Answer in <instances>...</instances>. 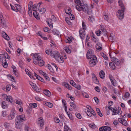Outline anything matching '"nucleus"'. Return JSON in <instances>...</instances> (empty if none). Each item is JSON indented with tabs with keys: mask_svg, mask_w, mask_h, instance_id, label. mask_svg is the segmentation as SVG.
<instances>
[{
	"mask_svg": "<svg viewBox=\"0 0 131 131\" xmlns=\"http://www.w3.org/2000/svg\"><path fill=\"white\" fill-rule=\"evenodd\" d=\"M76 8L79 11L83 10L84 12L90 15L92 13L91 9L89 8L87 5H82L81 7L79 5H76Z\"/></svg>",
	"mask_w": 131,
	"mask_h": 131,
	"instance_id": "nucleus-1",
	"label": "nucleus"
},
{
	"mask_svg": "<svg viewBox=\"0 0 131 131\" xmlns=\"http://www.w3.org/2000/svg\"><path fill=\"white\" fill-rule=\"evenodd\" d=\"M31 56H33L32 59L33 62L35 64H36L38 62V61L42 59L39 53H35L34 54L32 53Z\"/></svg>",
	"mask_w": 131,
	"mask_h": 131,
	"instance_id": "nucleus-2",
	"label": "nucleus"
},
{
	"mask_svg": "<svg viewBox=\"0 0 131 131\" xmlns=\"http://www.w3.org/2000/svg\"><path fill=\"white\" fill-rule=\"evenodd\" d=\"M125 9H122L119 10L117 13V15L119 19H122L123 18L124 15Z\"/></svg>",
	"mask_w": 131,
	"mask_h": 131,
	"instance_id": "nucleus-3",
	"label": "nucleus"
},
{
	"mask_svg": "<svg viewBox=\"0 0 131 131\" xmlns=\"http://www.w3.org/2000/svg\"><path fill=\"white\" fill-rule=\"evenodd\" d=\"M54 56L53 57H54L56 60L59 62L60 63H62L63 62V60L62 58L59 54V53L57 51H56V53L54 54Z\"/></svg>",
	"mask_w": 131,
	"mask_h": 131,
	"instance_id": "nucleus-4",
	"label": "nucleus"
},
{
	"mask_svg": "<svg viewBox=\"0 0 131 131\" xmlns=\"http://www.w3.org/2000/svg\"><path fill=\"white\" fill-rule=\"evenodd\" d=\"M0 25L4 28L7 27L5 21L2 15H0Z\"/></svg>",
	"mask_w": 131,
	"mask_h": 131,
	"instance_id": "nucleus-5",
	"label": "nucleus"
},
{
	"mask_svg": "<svg viewBox=\"0 0 131 131\" xmlns=\"http://www.w3.org/2000/svg\"><path fill=\"white\" fill-rule=\"evenodd\" d=\"M90 59L89 62V65L91 67L95 65L97 62V58L96 56L89 58Z\"/></svg>",
	"mask_w": 131,
	"mask_h": 131,
	"instance_id": "nucleus-6",
	"label": "nucleus"
},
{
	"mask_svg": "<svg viewBox=\"0 0 131 131\" xmlns=\"http://www.w3.org/2000/svg\"><path fill=\"white\" fill-rule=\"evenodd\" d=\"M86 56L87 58L88 59L95 56L94 55L93 50L92 49H90L88 50Z\"/></svg>",
	"mask_w": 131,
	"mask_h": 131,
	"instance_id": "nucleus-7",
	"label": "nucleus"
},
{
	"mask_svg": "<svg viewBox=\"0 0 131 131\" xmlns=\"http://www.w3.org/2000/svg\"><path fill=\"white\" fill-rule=\"evenodd\" d=\"M16 120L20 122L25 121L26 120L25 115H17Z\"/></svg>",
	"mask_w": 131,
	"mask_h": 131,
	"instance_id": "nucleus-8",
	"label": "nucleus"
},
{
	"mask_svg": "<svg viewBox=\"0 0 131 131\" xmlns=\"http://www.w3.org/2000/svg\"><path fill=\"white\" fill-rule=\"evenodd\" d=\"M15 126L18 129H20L22 127L23 123L17 120H15Z\"/></svg>",
	"mask_w": 131,
	"mask_h": 131,
	"instance_id": "nucleus-9",
	"label": "nucleus"
},
{
	"mask_svg": "<svg viewBox=\"0 0 131 131\" xmlns=\"http://www.w3.org/2000/svg\"><path fill=\"white\" fill-rule=\"evenodd\" d=\"M45 52L47 54H50V56L53 57L54 56V54L56 53V51H53L51 50H46Z\"/></svg>",
	"mask_w": 131,
	"mask_h": 131,
	"instance_id": "nucleus-10",
	"label": "nucleus"
},
{
	"mask_svg": "<svg viewBox=\"0 0 131 131\" xmlns=\"http://www.w3.org/2000/svg\"><path fill=\"white\" fill-rule=\"evenodd\" d=\"M111 61L115 63L116 65H119L120 64L119 60L115 57H113L111 59Z\"/></svg>",
	"mask_w": 131,
	"mask_h": 131,
	"instance_id": "nucleus-11",
	"label": "nucleus"
},
{
	"mask_svg": "<svg viewBox=\"0 0 131 131\" xmlns=\"http://www.w3.org/2000/svg\"><path fill=\"white\" fill-rule=\"evenodd\" d=\"M95 47L96 49L98 51H101L102 49V45L100 42H98L96 44Z\"/></svg>",
	"mask_w": 131,
	"mask_h": 131,
	"instance_id": "nucleus-12",
	"label": "nucleus"
},
{
	"mask_svg": "<svg viewBox=\"0 0 131 131\" xmlns=\"http://www.w3.org/2000/svg\"><path fill=\"white\" fill-rule=\"evenodd\" d=\"M118 121L119 122L124 126H126L127 125V122L126 120L122 118H119Z\"/></svg>",
	"mask_w": 131,
	"mask_h": 131,
	"instance_id": "nucleus-13",
	"label": "nucleus"
},
{
	"mask_svg": "<svg viewBox=\"0 0 131 131\" xmlns=\"http://www.w3.org/2000/svg\"><path fill=\"white\" fill-rule=\"evenodd\" d=\"M52 20L50 18H48L47 20V22L48 24L49 27L51 28H52L53 27Z\"/></svg>",
	"mask_w": 131,
	"mask_h": 131,
	"instance_id": "nucleus-14",
	"label": "nucleus"
},
{
	"mask_svg": "<svg viewBox=\"0 0 131 131\" xmlns=\"http://www.w3.org/2000/svg\"><path fill=\"white\" fill-rule=\"evenodd\" d=\"M4 96L5 97H6V100L8 101L9 102L11 103L13 102V98L11 96L9 95L7 96L5 94H4Z\"/></svg>",
	"mask_w": 131,
	"mask_h": 131,
	"instance_id": "nucleus-15",
	"label": "nucleus"
},
{
	"mask_svg": "<svg viewBox=\"0 0 131 131\" xmlns=\"http://www.w3.org/2000/svg\"><path fill=\"white\" fill-rule=\"evenodd\" d=\"M91 36L92 40L94 42L96 43L99 41V39L95 36L94 35L93 33L91 35Z\"/></svg>",
	"mask_w": 131,
	"mask_h": 131,
	"instance_id": "nucleus-16",
	"label": "nucleus"
},
{
	"mask_svg": "<svg viewBox=\"0 0 131 131\" xmlns=\"http://www.w3.org/2000/svg\"><path fill=\"white\" fill-rule=\"evenodd\" d=\"M80 36L82 39H83L85 36V31L84 30H81L79 31Z\"/></svg>",
	"mask_w": 131,
	"mask_h": 131,
	"instance_id": "nucleus-17",
	"label": "nucleus"
},
{
	"mask_svg": "<svg viewBox=\"0 0 131 131\" xmlns=\"http://www.w3.org/2000/svg\"><path fill=\"white\" fill-rule=\"evenodd\" d=\"M92 78L93 81L96 84H98L99 81L98 80H97V78L94 73L92 74Z\"/></svg>",
	"mask_w": 131,
	"mask_h": 131,
	"instance_id": "nucleus-18",
	"label": "nucleus"
},
{
	"mask_svg": "<svg viewBox=\"0 0 131 131\" xmlns=\"http://www.w3.org/2000/svg\"><path fill=\"white\" fill-rule=\"evenodd\" d=\"M12 67L13 69V73L15 74L16 77H18V74L17 72V70L16 68L14 66H12Z\"/></svg>",
	"mask_w": 131,
	"mask_h": 131,
	"instance_id": "nucleus-19",
	"label": "nucleus"
},
{
	"mask_svg": "<svg viewBox=\"0 0 131 131\" xmlns=\"http://www.w3.org/2000/svg\"><path fill=\"white\" fill-rule=\"evenodd\" d=\"M118 3L119 5L121 7L122 9H125V7L123 3L122 0H118Z\"/></svg>",
	"mask_w": 131,
	"mask_h": 131,
	"instance_id": "nucleus-20",
	"label": "nucleus"
},
{
	"mask_svg": "<svg viewBox=\"0 0 131 131\" xmlns=\"http://www.w3.org/2000/svg\"><path fill=\"white\" fill-rule=\"evenodd\" d=\"M38 123L41 127H42L43 126L44 124L42 118L41 117L39 118Z\"/></svg>",
	"mask_w": 131,
	"mask_h": 131,
	"instance_id": "nucleus-21",
	"label": "nucleus"
},
{
	"mask_svg": "<svg viewBox=\"0 0 131 131\" xmlns=\"http://www.w3.org/2000/svg\"><path fill=\"white\" fill-rule=\"evenodd\" d=\"M25 72L26 74L29 75V76L32 79H34V77L32 75L31 73L27 69H25Z\"/></svg>",
	"mask_w": 131,
	"mask_h": 131,
	"instance_id": "nucleus-22",
	"label": "nucleus"
},
{
	"mask_svg": "<svg viewBox=\"0 0 131 131\" xmlns=\"http://www.w3.org/2000/svg\"><path fill=\"white\" fill-rule=\"evenodd\" d=\"M129 93L128 92H126L124 96L122 97V98L124 100H127V99L129 97Z\"/></svg>",
	"mask_w": 131,
	"mask_h": 131,
	"instance_id": "nucleus-23",
	"label": "nucleus"
},
{
	"mask_svg": "<svg viewBox=\"0 0 131 131\" xmlns=\"http://www.w3.org/2000/svg\"><path fill=\"white\" fill-rule=\"evenodd\" d=\"M95 113L93 109L87 110L86 112L87 115H95Z\"/></svg>",
	"mask_w": 131,
	"mask_h": 131,
	"instance_id": "nucleus-24",
	"label": "nucleus"
},
{
	"mask_svg": "<svg viewBox=\"0 0 131 131\" xmlns=\"http://www.w3.org/2000/svg\"><path fill=\"white\" fill-rule=\"evenodd\" d=\"M100 78L103 79L105 77V74L104 73V71L103 70H101L100 73Z\"/></svg>",
	"mask_w": 131,
	"mask_h": 131,
	"instance_id": "nucleus-25",
	"label": "nucleus"
},
{
	"mask_svg": "<svg viewBox=\"0 0 131 131\" xmlns=\"http://www.w3.org/2000/svg\"><path fill=\"white\" fill-rule=\"evenodd\" d=\"M34 75L36 77L37 79L38 80L41 81L42 82L44 81V80L43 79L40 77L39 76L35 73L34 72Z\"/></svg>",
	"mask_w": 131,
	"mask_h": 131,
	"instance_id": "nucleus-26",
	"label": "nucleus"
},
{
	"mask_svg": "<svg viewBox=\"0 0 131 131\" xmlns=\"http://www.w3.org/2000/svg\"><path fill=\"white\" fill-rule=\"evenodd\" d=\"M115 36L113 35H111L110 37L109 38V40L112 41H114L115 40Z\"/></svg>",
	"mask_w": 131,
	"mask_h": 131,
	"instance_id": "nucleus-27",
	"label": "nucleus"
},
{
	"mask_svg": "<svg viewBox=\"0 0 131 131\" xmlns=\"http://www.w3.org/2000/svg\"><path fill=\"white\" fill-rule=\"evenodd\" d=\"M38 62L36 64H38L40 66H43L44 64V61L41 59L38 61Z\"/></svg>",
	"mask_w": 131,
	"mask_h": 131,
	"instance_id": "nucleus-28",
	"label": "nucleus"
},
{
	"mask_svg": "<svg viewBox=\"0 0 131 131\" xmlns=\"http://www.w3.org/2000/svg\"><path fill=\"white\" fill-rule=\"evenodd\" d=\"M63 85L69 90H71L72 89L71 86H70L68 84L66 83H64L63 84Z\"/></svg>",
	"mask_w": 131,
	"mask_h": 131,
	"instance_id": "nucleus-29",
	"label": "nucleus"
},
{
	"mask_svg": "<svg viewBox=\"0 0 131 131\" xmlns=\"http://www.w3.org/2000/svg\"><path fill=\"white\" fill-rule=\"evenodd\" d=\"M43 93L47 96H49L51 95V93L50 92L47 90H45L43 91Z\"/></svg>",
	"mask_w": 131,
	"mask_h": 131,
	"instance_id": "nucleus-30",
	"label": "nucleus"
},
{
	"mask_svg": "<svg viewBox=\"0 0 131 131\" xmlns=\"http://www.w3.org/2000/svg\"><path fill=\"white\" fill-rule=\"evenodd\" d=\"M8 105L5 101H3L2 104V107L3 108H5L8 107Z\"/></svg>",
	"mask_w": 131,
	"mask_h": 131,
	"instance_id": "nucleus-31",
	"label": "nucleus"
},
{
	"mask_svg": "<svg viewBox=\"0 0 131 131\" xmlns=\"http://www.w3.org/2000/svg\"><path fill=\"white\" fill-rule=\"evenodd\" d=\"M75 3L77 5L81 7V5H84L82 3L80 0H74Z\"/></svg>",
	"mask_w": 131,
	"mask_h": 131,
	"instance_id": "nucleus-32",
	"label": "nucleus"
},
{
	"mask_svg": "<svg viewBox=\"0 0 131 131\" xmlns=\"http://www.w3.org/2000/svg\"><path fill=\"white\" fill-rule=\"evenodd\" d=\"M15 6L16 10L17 12H18V11H19L21 9V6L19 5L15 4Z\"/></svg>",
	"mask_w": 131,
	"mask_h": 131,
	"instance_id": "nucleus-33",
	"label": "nucleus"
},
{
	"mask_svg": "<svg viewBox=\"0 0 131 131\" xmlns=\"http://www.w3.org/2000/svg\"><path fill=\"white\" fill-rule=\"evenodd\" d=\"M3 37L6 39L8 40L9 39V37L7 35L5 32H3L2 34Z\"/></svg>",
	"mask_w": 131,
	"mask_h": 131,
	"instance_id": "nucleus-34",
	"label": "nucleus"
},
{
	"mask_svg": "<svg viewBox=\"0 0 131 131\" xmlns=\"http://www.w3.org/2000/svg\"><path fill=\"white\" fill-rule=\"evenodd\" d=\"M29 105L30 106L33 108H35L37 107V104L36 103H30L29 104Z\"/></svg>",
	"mask_w": 131,
	"mask_h": 131,
	"instance_id": "nucleus-35",
	"label": "nucleus"
},
{
	"mask_svg": "<svg viewBox=\"0 0 131 131\" xmlns=\"http://www.w3.org/2000/svg\"><path fill=\"white\" fill-rule=\"evenodd\" d=\"M64 131H71L70 129L67 125H65L64 127Z\"/></svg>",
	"mask_w": 131,
	"mask_h": 131,
	"instance_id": "nucleus-36",
	"label": "nucleus"
},
{
	"mask_svg": "<svg viewBox=\"0 0 131 131\" xmlns=\"http://www.w3.org/2000/svg\"><path fill=\"white\" fill-rule=\"evenodd\" d=\"M33 15L37 19H40V18L38 15L36 11H35L33 12Z\"/></svg>",
	"mask_w": 131,
	"mask_h": 131,
	"instance_id": "nucleus-37",
	"label": "nucleus"
},
{
	"mask_svg": "<svg viewBox=\"0 0 131 131\" xmlns=\"http://www.w3.org/2000/svg\"><path fill=\"white\" fill-rule=\"evenodd\" d=\"M70 106L74 109H75L77 107L76 105L72 102H70Z\"/></svg>",
	"mask_w": 131,
	"mask_h": 131,
	"instance_id": "nucleus-38",
	"label": "nucleus"
},
{
	"mask_svg": "<svg viewBox=\"0 0 131 131\" xmlns=\"http://www.w3.org/2000/svg\"><path fill=\"white\" fill-rule=\"evenodd\" d=\"M4 5L8 9H9L10 7L11 8V6L12 5L10 4H7L6 3H4Z\"/></svg>",
	"mask_w": 131,
	"mask_h": 131,
	"instance_id": "nucleus-39",
	"label": "nucleus"
},
{
	"mask_svg": "<svg viewBox=\"0 0 131 131\" xmlns=\"http://www.w3.org/2000/svg\"><path fill=\"white\" fill-rule=\"evenodd\" d=\"M104 131H111V128L109 127L104 126Z\"/></svg>",
	"mask_w": 131,
	"mask_h": 131,
	"instance_id": "nucleus-40",
	"label": "nucleus"
},
{
	"mask_svg": "<svg viewBox=\"0 0 131 131\" xmlns=\"http://www.w3.org/2000/svg\"><path fill=\"white\" fill-rule=\"evenodd\" d=\"M62 102L63 104V105L64 106V108H65V111L66 112V110L67 108V107L66 106V101L65 100H62Z\"/></svg>",
	"mask_w": 131,
	"mask_h": 131,
	"instance_id": "nucleus-41",
	"label": "nucleus"
},
{
	"mask_svg": "<svg viewBox=\"0 0 131 131\" xmlns=\"http://www.w3.org/2000/svg\"><path fill=\"white\" fill-rule=\"evenodd\" d=\"M45 104L46 105L50 108H52V104L50 102H45Z\"/></svg>",
	"mask_w": 131,
	"mask_h": 131,
	"instance_id": "nucleus-42",
	"label": "nucleus"
},
{
	"mask_svg": "<svg viewBox=\"0 0 131 131\" xmlns=\"http://www.w3.org/2000/svg\"><path fill=\"white\" fill-rule=\"evenodd\" d=\"M64 50H65L66 52L68 53H71V50H70L69 47H65L64 48Z\"/></svg>",
	"mask_w": 131,
	"mask_h": 131,
	"instance_id": "nucleus-43",
	"label": "nucleus"
},
{
	"mask_svg": "<svg viewBox=\"0 0 131 131\" xmlns=\"http://www.w3.org/2000/svg\"><path fill=\"white\" fill-rule=\"evenodd\" d=\"M109 66L111 67L112 68V69H114L115 68V66L113 62H111L110 63Z\"/></svg>",
	"mask_w": 131,
	"mask_h": 131,
	"instance_id": "nucleus-44",
	"label": "nucleus"
},
{
	"mask_svg": "<svg viewBox=\"0 0 131 131\" xmlns=\"http://www.w3.org/2000/svg\"><path fill=\"white\" fill-rule=\"evenodd\" d=\"M65 12L66 14H69L71 13V10L70 8L66 9L65 10Z\"/></svg>",
	"mask_w": 131,
	"mask_h": 131,
	"instance_id": "nucleus-45",
	"label": "nucleus"
},
{
	"mask_svg": "<svg viewBox=\"0 0 131 131\" xmlns=\"http://www.w3.org/2000/svg\"><path fill=\"white\" fill-rule=\"evenodd\" d=\"M46 10V9L44 8H43L40 9L39 12L41 14H42L45 13Z\"/></svg>",
	"mask_w": 131,
	"mask_h": 131,
	"instance_id": "nucleus-46",
	"label": "nucleus"
},
{
	"mask_svg": "<svg viewBox=\"0 0 131 131\" xmlns=\"http://www.w3.org/2000/svg\"><path fill=\"white\" fill-rule=\"evenodd\" d=\"M89 127L91 128H94L96 127V125L94 124H89Z\"/></svg>",
	"mask_w": 131,
	"mask_h": 131,
	"instance_id": "nucleus-47",
	"label": "nucleus"
},
{
	"mask_svg": "<svg viewBox=\"0 0 131 131\" xmlns=\"http://www.w3.org/2000/svg\"><path fill=\"white\" fill-rule=\"evenodd\" d=\"M101 55L102 56L104 59L106 60H107L108 59L107 57V56L106 55L104 54L103 53H101Z\"/></svg>",
	"mask_w": 131,
	"mask_h": 131,
	"instance_id": "nucleus-48",
	"label": "nucleus"
},
{
	"mask_svg": "<svg viewBox=\"0 0 131 131\" xmlns=\"http://www.w3.org/2000/svg\"><path fill=\"white\" fill-rule=\"evenodd\" d=\"M52 32L54 35H59V33L55 29H53L52 31Z\"/></svg>",
	"mask_w": 131,
	"mask_h": 131,
	"instance_id": "nucleus-49",
	"label": "nucleus"
},
{
	"mask_svg": "<svg viewBox=\"0 0 131 131\" xmlns=\"http://www.w3.org/2000/svg\"><path fill=\"white\" fill-rule=\"evenodd\" d=\"M89 20L90 21L92 22H93L94 21V19L92 16H90L89 17Z\"/></svg>",
	"mask_w": 131,
	"mask_h": 131,
	"instance_id": "nucleus-50",
	"label": "nucleus"
},
{
	"mask_svg": "<svg viewBox=\"0 0 131 131\" xmlns=\"http://www.w3.org/2000/svg\"><path fill=\"white\" fill-rule=\"evenodd\" d=\"M70 83L73 87H74L75 86V85H76V83L73 80H71L70 81Z\"/></svg>",
	"mask_w": 131,
	"mask_h": 131,
	"instance_id": "nucleus-51",
	"label": "nucleus"
},
{
	"mask_svg": "<svg viewBox=\"0 0 131 131\" xmlns=\"http://www.w3.org/2000/svg\"><path fill=\"white\" fill-rule=\"evenodd\" d=\"M11 89V86L10 85H7L6 88V91H9Z\"/></svg>",
	"mask_w": 131,
	"mask_h": 131,
	"instance_id": "nucleus-52",
	"label": "nucleus"
},
{
	"mask_svg": "<svg viewBox=\"0 0 131 131\" xmlns=\"http://www.w3.org/2000/svg\"><path fill=\"white\" fill-rule=\"evenodd\" d=\"M15 116L14 115H8V119L10 120H11L14 118Z\"/></svg>",
	"mask_w": 131,
	"mask_h": 131,
	"instance_id": "nucleus-53",
	"label": "nucleus"
},
{
	"mask_svg": "<svg viewBox=\"0 0 131 131\" xmlns=\"http://www.w3.org/2000/svg\"><path fill=\"white\" fill-rule=\"evenodd\" d=\"M95 33L97 36H100L101 34V31L100 30H98Z\"/></svg>",
	"mask_w": 131,
	"mask_h": 131,
	"instance_id": "nucleus-54",
	"label": "nucleus"
},
{
	"mask_svg": "<svg viewBox=\"0 0 131 131\" xmlns=\"http://www.w3.org/2000/svg\"><path fill=\"white\" fill-rule=\"evenodd\" d=\"M6 56H5L4 54V57H3V58L2 59V61L0 62L3 63L5 62V61H6Z\"/></svg>",
	"mask_w": 131,
	"mask_h": 131,
	"instance_id": "nucleus-55",
	"label": "nucleus"
},
{
	"mask_svg": "<svg viewBox=\"0 0 131 131\" xmlns=\"http://www.w3.org/2000/svg\"><path fill=\"white\" fill-rule=\"evenodd\" d=\"M65 41L66 42L70 43L72 41V40L70 38L68 37L67 38V40Z\"/></svg>",
	"mask_w": 131,
	"mask_h": 131,
	"instance_id": "nucleus-56",
	"label": "nucleus"
},
{
	"mask_svg": "<svg viewBox=\"0 0 131 131\" xmlns=\"http://www.w3.org/2000/svg\"><path fill=\"white\" fill-rule=\"evenodd\" d=\"M54 122L56 123H58L60 122V120L59 118L57 117L54 118Z\"/></svg>",
	"mask_w": 131,
	"mask_h": 131,
	"instance_id": "nucleus-57",
	"label": "nucleus"
},
{
	"mask_svg": "<svg viewBox=\"0 0 131 131\" xmlns=\"http://www.w3.org/2000/svg\"><path fill=\"white\" fill-rule=\"evenodd\" d=\"M82 95L84 97H85L88 98L89 97V96L88 95L85 93H83Z\"/></svg>",
	"mask_w": 131,
	"mask_h": 131,
	"instance_id": "nucleus-58",
	"label": "nucleus"
},
{
	"mask_svg": "<svg viewBox=\"0 0 131 131\" xmlns=\"http://www.w3.org/2000/svg\"><path fill=\"white\" fill-rule=\"evenodd\" d=\"M50 19L53 21H55L56 20V17L54 15L52 16L51 17V18Z\"/></svg>",
	"mask_w": 131,
	"mask_h": 131,
	"instance_id": "nucleus-59",
	"label": "nucleus"
},
{
	"mask_svg": "<svg viewBox=\"0 0 131 131\" xmlns=\"http://www.w3.org/2000/svg\"><path fill=\"white\" fill-rule=\"evenodd\" d=\"M32 88L35 90L36 91L38 90V87H37V86L36 85V84H35L34 85V86H32Z\"/></svg>",
	"mask_w": 131,
	"mask_h": 131,
	"instance_id": "nucleus-60",
	"label": "nucleus"
},
{
	"mask_svg": "<svg viewBox=\"0 0 131 131\" xmlns=\"http://www.w3.org/2000/svg\"><path fill=\"white\" fill-rule=\"evenodd\" d=\"M113 85L114 86H116L117 85V83L115 80H114L113 82H111Z\"/></svg>",
	"mask_w": 131,
	"mask_h": 131,
	"instance_id": "nucleus-61",
	"label": "nucleus"
},
{
	"mask_svg": "<svg viewBox=\"0 0 131 131\" xmlns=\"http://www.w3.org/2000/svg\"><path fill=\"white\" fill-rule=\"evenodd\" d=\"M65 20L67 24L69 25H70L71 24V22L69 20V18L68 17H66L65 18Z\"/></svg>",
	"mask_w": 131,
	"mask_h": 131,
	"instance_id": "nucleus-62",
	"label": "nucleus"
},
{
	"mask_svg": "<svg viewBox=\"0 0 131 131\" xmlns=\"http://www.w3.org/2000/svg\"><path fill=\"white\" fill-rule=\"evenodd\" d=\"M82 26L83 29V30L85 29L86 28V27L85 23L83 21H82Z\"/></svg>",
	"mask_w": 131,
	"mask_h": 131,
	"instance_id": "nucleus-63",
	"label": "nucleus"
},
{
	"mask_svg": "<svg viewBox=\"0 0 131 131\" xmlns=\"http://www.w3.org/2000/svg\"><path fill=\"white\" fill-rule=\"evenodd\" d=\"M74 87L75 88L78 90H80L81 89V86L80 85H76Z\"/></svg>",
	"mask_w": 131,
	"mask_h": 131,
	"instance_id": "nucleus-64",
	"label": "nucleus"
}]
</instances>
